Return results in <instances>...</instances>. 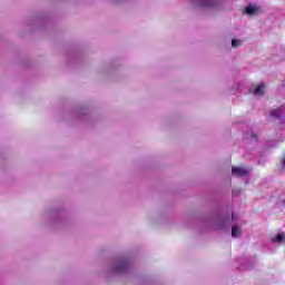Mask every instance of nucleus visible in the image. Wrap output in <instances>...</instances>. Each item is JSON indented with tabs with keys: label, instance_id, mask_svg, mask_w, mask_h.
<instances>
[{
	"label": "nucleus",
	"instance_id": "1",
	"mask_svg": "<svg viewBox=\"0 0 285 285\" xmlns=\"http://www.w3.org/2000/svg\"><path fill=\"white\" fill-rule=\"evenodd\" d=\"M232 173L233 175H235V177H246V175H248L249 171L246 167L240 166V167H233Z\"/></svg>",
	"mask_w": 285,
	"mask_h": 285
},
{
	"label": "nucleus",
	"instance_id": "2",
	"mask_svg": "<svg viewBox=\"0 0 285 285\" xmlns=\"http://www.w3.org/2000/svg\"><path fill=\"white\" fill-rule=\"evenodd\" d=\"M264 88H266V85L261 83L256 88L250 89L249 92H253V95H264Z\"/></svg>",
	"mask_w": 285,
	"mask_h": 285
},
{
	"label": "nucleus",
	"instance_id": "3",
	"mask_svg": "<svg viewBox=\"0 0 285 285\" xmlns=\"http://www.w3.org/2000/svg\"><path fill=\"white\" fill-rule=\"evenodd\" d=\"M256 13H257V8L253 7V4H249L245 8V14L253 17V14H256Z\"/></svg>",
	"mask_w": 285,
	"mask_h": 285
},
{
	"label": "nucleus",
	"instance_id": "4",
	"mask_svg": "<svg viewBox=\"0 0 285 285\" xmlns=\"http://www.w3.org/2000/svg\"><path fill=\"white\" fill-rule=\"evenodd\" d=\"M198 6L202 8H210V6H215V0H200Z\"/></svg>",
	"mask_w": 285,
	"mask_h": 285
},
{
	"label": "nucleus",
	"instance_id": "5",
	"mask_svg": "<svg viewBox=\"0 0 285 285\" xmlns=\"http://www.w3.org/2000/svg\"><path fill=\"white\" fill-rule=\"evenodd\" d=\"M269 117H272L273 119H279V117H282V111L281 109H275L269 114Z\"/></svg>",
	"mask_w": 285,
	"mask_h": 285
},
{
	"label": "nucleus",
	"instance_id": "6",
	"mask_svg": "<svg viewBox=\"0 0 285 285\" xmlns=\"http://www.w3.org/2000/svg\"><path fill=\"white\" fill-rule=\"evenodd\" d=\"M232 237H242V232L239 228H237V226L232 227Z\"/></svg>",
	"mask_w": 285,
	"mask_h": 285
},
{
	"label": "nucleus",
	"instance_id": "7",
	"mask_svg": "<svg viewBox=\"0 0 285 285\" xmlns=\"http://www.w3.org/2000/svg\"><path fill=\"white\" fill-rule=\"evenodd\" d=\"M127 263L126 262H121L118 265L115 266V271L116 273H121V271H124V268H126Z\"/></svg>",
	"mask_w": 285,
	"mask_h": 285
},
{
	"label": "nucleus",
	"instance_id": "8",
	"mask_svg": "<svg viewBox=\"0 0 285 285\" xmlns=\"http://www.w3.org/2000/svg\"><path fill=\"white\" fill-rule=\"evenodd\" d=\"M240 45H242V42L239 40H236V39L232 40L233 48H238V46H240Z\"/></svg>",
	"mask_w": 285,
	"mask_h": 285
},
{
	"label": "nucleus",
	"instance_id": "9",
	"mask_svg": "<svg viewBox=\"0 0 285 285\" xmlns=\"http://www.w3.org/2000/svg\"><path fill=\"white\" fill-rule=\"evenodd\" d=\"M253 137H257V135H253Z\"/></svg>",
	"mask_w": 285,
	"mask_h": 285
}]
</instances>
